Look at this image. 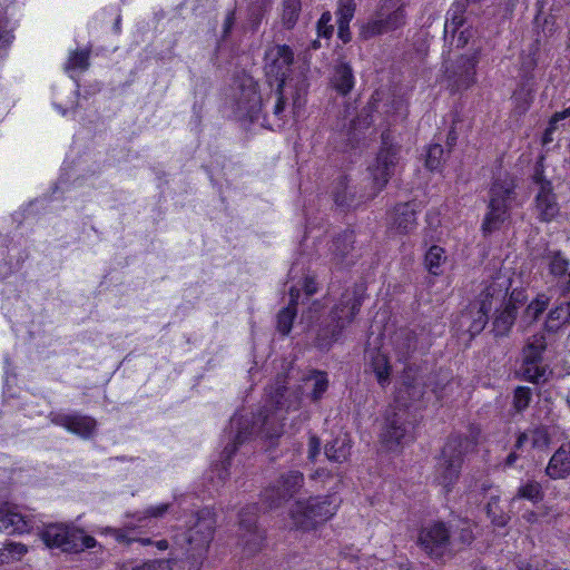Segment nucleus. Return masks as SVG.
<instances>
[{
	"label": "nucleus",
	"mask_w": 570,
	"mask_h": 570,
	"mask_svg": "<svg viewBox=\"0 0 570 570\" xmlns=\"http://www.w3.org/2000/svg\"><path fill=\"white\" fill-rule=\"evenodd\" d=\"M302 394L301 386L287 387V376L278 375L267 394V405L272 410L266 409L257 415L247 417L250 421V428L264 438H278L283 433L284 414L299 409Z\"/></svg>",
	"instance_id": "obj_1"
},
{
	"label": "nucleus",
	"mask_w": 570,
	"mask_h": 570,
	"mask_svg": "<svg viewBox=\"0 0 570 570\" xmlns=\"http://www.w3.org/2000/svg\"><path fill=\"white\" fill-rule=\"evenodd\" d=\"M341 502L342 500L335 494L297 500L289 510V519L295 529L309 531L330 520L336 513Z\"/></svg>",
	"instance_id": "obj_2"
},
{
	"label": "nucleus",
	"mask_w": 570,
	"mask_h": 570,
	"mask_svg": "<svg viewBox=\"0 0 570 570\" xmlns=\"http://www.w3.org/2000/svg\"><path fill=\"white\" fill-rule=\"evenodd\" d=\"M360 307L361 301L355 294L345 293L342 296L317 331L315 345L321 352H326L340 338L342 331L352 323Z\"/></svg>",
	"instance_id": "obj_3"
},
{
	"label": "nucleus",
	"mask_w": 570,
	"mask_h": 570,
	"mask_svg": "<svg viewBox=\"0 0 570 570\" xmlns=\"http://www.w3.org/2000/svg\"><path fill=\"white\" fill-rule=\"evenodd\" d=\"M405 8V0H382L367 21L361 23L360 38L368 40L403 28L407 20Z\"/></svg>",
	"instance_id": "obj_4"
},
{
	"label": "nucleus",
	"mask_w": 570,
	"mask_h": 570,
	"mask_svg": "<svg viewBox=\"0 0 570 570\" xmlns=\"http://www.w3.org/2000/svg\"><path fill=\"white\" fill-rule=\"evenodd\" d=\"M515 188V180L510 176L493 181L489 191L488 212L482 223L484 234L498 230L509 218L511 204L517 197Z\"/></svg>",
	"instance_id": "obj_5"
},
{
	"label": "nucleus",
	"mask_w": 570,
	"mask_h": 570,
	"mask_svg": "<svg viewBox=\"0 0 570 570\" xmlns=\"http://www.w3.org/2000/svg\"><path fill=\"white\" fill-rule=\"evenodd\" d=\"M509 281L497 278L492 281L482 293V301L478 308L464 311L459 316V327L470 336L479 334L488 323L489 313L492 311L493 301L501 303L508 295Z\"/></svg>",
	"instance_id": "obj_6"
},
{
	"label": "nucleus",
	"mask_w": 570,
	"mask_h": 570,
	"mask_svg": "<svg viewBox=\"0 0 570 570\" xmlns=\"http://www.w3.org/2000/svg\"><path fill=\"white\" fill-rule=\"evenodd\" d=\"M466 443L468 440L461 435L450 436L438 459L435 480L446 492L459 480Z\"/></svg>",
	"instance_id": "obj_7"
},
{
	"label": "nucleus",
	"mask_w": 570,
	"mask_h": 570,
	"mask_svg": "<svg viewBox=\"0 0 570 570\" xmlns=\"http://www.w3.org/2000/svg\"><path fill=\"white\" fill-rule=\"evenodd\" d=\"M401 160V145L395 141L392 132L385 130L381 135V147L375 164L371 167L374 185L377 191L382 190Z\"/></svg>",
	"instance_id": "obj_8"
},
{
	"label": "nucleus",
	"mask_w": 570,
	"mask_h": 570,
	"mask_svg": "<svg viewBox=\"0 0 570 570\" xmlns=\"http://www.w3.org/2000/svg\"><path fill=\"white\" fill-rule=\"evenodd\" d=\"M416 416L413 411L406 409L390 407L385 416V428L382 433V441L393 450L395 446L405 444L414 439L413 431Z\"/></svg>",
	"instance_id": "obj_9"
},
{
	"label": "nucleus",
	"mask_w": 570,
	"mask_h": 570,
	"mask_svg": "<svg viewBox=\"0 0 570 570\" xmlns=\"http://www.w3.org/2000/svg\"><path fill=\"white\" fill-rule=\"evenodd\" d=\"M215 527L216 517L214 511L204 508L190 517L181 540L193 550L207 552L214 538Z\"/></svg>",
	"instance_id": "obj_10"
},
{
	"label": "nucleus",
	"mask_w": 570,
	"mask_h": 570,
	"mask_svg": "<svg viewBox=\"0 0 570 570\" xmlns=\"http://www.w3.org/2000/svg\"><path fill=\"white\" fill-rule=\"evenodd\" d=\"M256 521V507H246L239 512L237 544L245 557L256 554L264 546L265 533L257 527Z\"/></svg>",
	"instance_id": "obj_11"
},
{
	"label": "nucleus",
	"mask_w": 570,
	"mask_h": 570,
	"mask_svg": "<svg viewBox=\"0 0 570 570\" xmlns=\"http://www.w3.org/2000/svg\"><path fill=\"white\" fill-rule=\"evenodd\" d=\"M451 529L442 521H436L421 529L419 544L432 558H441L451 550Z\"/></svg>",
	"instance_id": "obj_12"
},
{
	"label": "nucleus",
	"mask_w": 570,
	"mask_h": 570,
	"mask_svg": "<svg viewBox=\"0 0 570 570\" xmlns=\"http://www.w3.org/2000/svg\"><path fill=\"white\" fill-rule=\"evenodd\" d=\"M265 73L271 86L273 80L276 85L281 81L285 83L291 72V66L294 61V52L286 45H276L269 47L265 52Z\"/></svg>",
	"instance_id": "obj_13"
},
{
	"label": "nucleus",
	"mask_w": 570,
	"mask_h": 570,
	"mask_svg": "<svg viewBox=\"0 0 570 570\" xmlns=\"http://www.w3.org/2000/svg\"><path fill=\"white\" fill-rule=\"evenodd\" d=\"M205 551L186 549V556L178 558L174 551L168 552L166 558H154L145 560V570H200L206 558Z\"/></svg>",
	"instance_id": "obj_14"
},
{
	"label": "nucleus",
	"mask_w": 570,
	"mask_h": 570,
	"mask_svg": "<svg viewBox=\"0 0 570 570\" xmlns=\"http://www.w3.org/2000/svg\"><path fill=\"white\" fill-rule=\"evenodd\" d=\"M425 393L423 381L413 373L412 368L404 370L403 381L396 389L394 402L391 407L412 411L421 402Z\"/></svg>",
	"instance_id": "obj_15"
},
{
	"label": "nucleus",
	"mask_w": 570,
	"mask_h": 570,
	"mask_svg": "<svg viewBox=\"0 0 570 570\" xmlns=\"http://www.w3.org/2000/svg\"><path fill=\"white\" fill-rule=\"evenodd\" d=\"M479 52L472 56H461L445 69V76L454 90H464L475 82V67Z\"/></svg>",
	"instance_id": "obj_16"
},
{
	"label": "nucleus",
	"mask_w": 570,
	"mask_h": 570,
	"mask_svg": "<svg viewBox=\"0 0 570 570\" xmlns=\"http://www.w3.org/2000/svg\"><path fill=\"white\" fill-rule=\"evenodd\" d=\"M237 88L236 107L239 115L250 118L256 116L262 106L256 81L249 76H244L239 79Z\"/></svg>",
	"instance_id": "obj_17"
},
{
	"label": "nucleus",
	"mask_w": 570,
	"mask_h": 570,
	"mask_svg": "<svg viewBox=\"0 0 570 570\" xmlns=\"http://www.w3.org/2000/svg\"><path fill=\"white\" fill-rule=\"evenodd\" d=\"M354 232L344 230L337 234L330 246L332 263L337 267H345L354 264Z\"/></svg>",
	"instance_id": "obj_18"
},
{
	"label": "nucleus",
	"mask_w": 570,
	"mask_h": 570,
	"mask_svg": "<svg viewBox=\"0 0 570 570\" xmlns=\"http://www.w3.org/2000/svg\"><path fill=\"white\" fill-rule=\"evenodd\" d=\"M73 527L65 524H49L41 533L45 544L50 548H60L62 551L72 552L77 543L79 534L73 533Z\"/></svg>",
	"instance_id": "obj_19"
},
{
	"label": "nucleus",
	"mask_w": 570,
	"mask_h": 570,
	"mask_svg": "<svg viewBox=\"0 0 570 570\" xmlns=\"http://www.w3.org/2000/svg\"><path fill=\"white\" fill-rule=\"evenodd\" d=\"M534 212L538 219L544 223H549L558 216L560 207L552 183H543V187L538 189L534 198Z\"/></svg>",
	"instance_id": "obj_20"
},
{
	"label": "nucleus",
	"mask_w": 570,
	"mask_h": 570,
	"mask_svg": "<svg viewBox=\"0 0 570 570\" xmlns=\"http://www.w3.org/2000/svg\"><path fill=\"white\" fill-rule=\"evenodd\" d=\"M393 344L396 353L406 356L413 353H425L430 343L423 332L416 334L410 328H401L394 334Z\"/></svg>",
	"instance_id": "obj_21"
},
{
	"label": "nucleus",
	"mask_w": 570,
	"mask_h": 570,
	"mask_svg": "<svg viewBox=\"0 0 570 570\" xmlns=\"http://www.w3.org/2000/svg\"><path fill=\"white\" fill-rule=\"evenodd\" d=\"M390 227L397 234H409L416 227V212L412 203L396 205L390 214Z\"/></svg>",
	"instance_id": "obj_22"
},
{
	"label": "nucleus",
	"mask_w": 570,
	"mask_h": 570,
	"mask_svg": "<svg viewBox=\"0 0 570 570\" xmlns=\"http://www.w3.org/2000/svg\"><path fill=\"white\" fill-rule=\"evenodd\" d=\"M230 433L234 434L233 443L225 446L223 454L226 456L223 464L228 463L230 458L237 451L238 445L244 443L249 436L256 434L250 428V421L245 416H234L230 420Z\"/></svg>",
	"instance_id": "obj_23"
},
{
	"label": "nucleus",
	"mask_w": 570,
	"mask_h": 570,
	"mask_svg": "<svg viewBox=\"0 0 570 570\" xmlns=\"http://www.w3.org/2000/svg\"><path fill=\"white\" fill-rule=\"evenodd\" d=\"M30 529V520L23 517L16 508L4 504L0 508V531L9 533H23Z\"/></svg>",
	"instance_id": "obj_24"
},
{
	"label": "nucleus",
	"mask_w": 570,
	"mask_h": 570,
	"mask_svg": "<svg viewBox=\"0 0 570 570\" xmlns=\"http://www.w3.org/2000/svg\"><path fill=\"white\" fill-rule=\"evenodd\" d=\"M551 479H564L570 474V442L562 443L551 456L546 469Z\"/></svg>",
	"instance_id": "obj_25"
},
{
	"label": "nucleus",
	"mask_w": 570,
	"mask_h": 570,
	"mask_svg": "<svg viewBox=\"0 0 570 570\" xmlns=\"http://www.w3.org/2000/svg\"><path fill=\"white\" fill-rule=\"evenodd\" d=\"M53 422L85 439L90 438L96 430V421L85 415H59Z\"/></svg>",
	"instance_id": "obj_26"
},
{
	"label": "nucleus",
	"mask_w": 570,
	"mask_h": 570,
	"mask_svg": "<svg viewBox=\"0 0 570 570\" xmlns=\"http://www.w3.org/2000/svg\"><path fill=\"white\" fill-rule=\"evenodd\" d=\"M473 523L468 519H459L449 524L451 529V550L458 551L470 546L474 540Z\"/></svg>",
	"instance_id": "obj_27"
},
{
	"label": "nucleus",
	"mask_w": 570,
	"mask_h": 570,
	"mask_svg": "<svg viewBox=\"0 0 570 570\" xmlns=\"http://www.w3.org/2000/svg\"><path fill=\"white\" fill-rule=\"evenodd\" d=\"M331 83L338 94L343 96L350 94L355 83L352 67L343 60L337 61L333 69Z\"/></svg>",
	"instance_id": "obj_28"
},
{
	"label": "nucleus",
	"mask_w": 570,
	"mask_h": 570,
	"mask_svg": "<svg viewBox=\"0 0 570 570\" xmlns=\"http://www.w3.org/2000/svg\"><path fill=\"white\" fill-rule=\"evenodd\" d=\"M542 361L543 358H524L520 367L521 376L532 383L546 382L551 371Z\"/></svg>",
	"instance_id": "obj_29"
},
{
	"label": "nucleus",
	"mask_w": 570,
	"mask_h": 570,
	"mask_svg": "<svg viewBox=\"0 0 570 570\" xmlns=\"http://www.w3.org/2000/svg\"><path fill=\"white\" fill-rule=\"evenodd\" d=\"M291 302L288 306L282 308L277 314L276 327L277 331L286 335L291 332L293 321L296 316V304L299 297V289L292 287L289 289Z\"/></svg>",
	"instance_id": "obj_30"
},
{
	"label": "nucleus",
	"mask_w": 570,
	"mask_h": 570,
	"mask_svg": "<svg viewBox=\"0 0 570 570\" xmlns=\"http://www.w3.org/2000/svg\"><path fill=\"white\" fill-rule=\"evenodd\" d=\"M363 196L357 198V191L354 186L348 184L346 177L340 178L334 190V200L337 206L353 207L362 202Z\"/></svg>",
	"instance_id": "obj_31"
},
{
	"label": "nucleus",
	"mask_w": 570,
	"mask_h": 570,
	"mask_svg": "<svg viewBox=\"0 0 570 570\" xmlns=\"http://www.w3.org/2000/svg\"><path fill=\"white\" fill-rule=\"evenodd\" d=\"M304 484V475L299 471H288L282 474L277 481L283 498L289 500Z\"/></svg>",
	"instance_id": "obj_32"
},
{
	"label": "nucleus",
	"mask_w": 570,
	"mask_h": 570,
	"mask_svg": "<svg viewBox=\"0 0 570 570\" xmlns=\"http://www.w3.org/2000/svg\"><path fill=\"white\" fill-rule=\"evenodd\" d=\"M351 444L347 435L337 436L325 445V455L330 461L344 462L350 456Z\"/></svg>",
	"instance_id": "obj_33"
},
{
	"label": "nucleus",
	"mask_w": 570,
	"mask_h": 570,
	"mask_svg": "<svg viewBox=\"0 0 570 570\" xmlns=\"http://www.w3.org/2000/svg\"><path fill=\"white\" fill-rule=\"evenodd\" d=\"M466 11V2L458 1L454 2L446 13V21L444 26V35L445 37L449 33L454 36L456 31L464 24L465 18L464 13Z\"/></svg>",
	"instance_id": "obj_34"
},
{
	"label": "nucleus",
	"mask_w": 570,
	"mask_h": 570,
	"mask_svg": "<svg viewBox=\"0 0 570 570\" xmlns=\"http://www.w3.org/2000/svg\"><path fill=\"white\" fill-rule=\"evenodd\" d=\"M500 304L493 303V307L498 314L495 315V318L493 321V331L495 332V335H505L512 325L514 324L517 312L511 308V306L503 307L502 311H499Z\"/></svg>",
	"instance_id": "obj_35"
},
{
	"label": "nucleus",
	"mask_w": 570,
	"mask_h": 570,
	"mask_svg": "<svg viewBox=\"0 0 570 570\" xmlns=\"http://www.w3.org/2000/svg\"><path fill=\"white\" fill-rule=\"evenodd\" d=\"M301 8V0H283L281 21L284 28L291 30L295 27Z\"/></svg>",
	"instance_id": "obj_36"
},
{
	"label": "nucleus",
	"mask_w": 570,
	"mask_h": 570,
	"mask_svg": "<svg viewBox=\"0 0 570 570\" xmlns=\"http://www.w3.org/2000/svg\"><path fill=\"white\" fill-rule=\"evenodd\" d=\"M28 552V547L20 542L6 541L0 548V564L20 561Z\"/></svg>",
	"instance_id": "obj_37"
},
{
	"label": "nucleus",
	"mask_w": 570,
	"mask_h": 570,
	"mask_svg": "<svg viewBox=\"0 0 570 570\" xmlns=\"http://www.w3.org/2000/svg\"><path fill=\"white\" fill-rule=\"evenodd\" d=\"M564 324H570V316L564 303H560L548 313L546 328L550 332H556Z\"/></svg>",
	"instance_id": "obj_38"
},
{
	"label": "nucleus",
	"mask_w": 570,
	"mask_h": 570,
	"mask_svg": "<svg viewBox=\"0 0 570 570\" xmlns=\"http://www.w3.org/2000/svg\"><path fill=\"white\" fill-rule=\"evenodd\" d=\"M267 8L268 3L266 0L255 1L248 7L247 23L253 32L258 30Z\"/></svg>",
	"instance_id": "obj_39"
},
{
	"label": "nucleus",
	"mask_w": 570,
	"mask_h": 570,
	"mask_svg": "<svg viewBox=\"0 0 570 570\" xmlns=\"http://www.w3.org/2000/svg\"><path fill=\"white\" fill-rule=\"evenodd\" d=\"M548 343L544 333H537L529 336L523 346V356H540L547 351Z\"/></svg>",
	"instance_id": "obj_40"
},
{
	"label": "nucleus",
	"mask_w": 570,
	"mask_h": 570,
	"mask_svg": "<svg viewBox=\"0 0 570 570\" xmlns=\"http://www.w3.org/2000/svg\"><path fill=\"white\" fill-rule=\"evenodd\" d=\"M549 298L546 295H538L525 308L522 320L532 323L547 309Z\"/></svg>",
	"instance_id": "obj_41"
},
{
	"label": "nucleus",
	"mask_w": 570,
	"mask_h": 570,
	"mask_svg": "<svg viewBox=\"0 0 570 570\" xmlns=\"http://www.w3.org/2000/svg\"><path fill=\"white\" fill-rule=\"evenodd\" d=\"M445 261L444 249L433 245L425 254V265L430 273L438 275L441 264Z\"/></svg>",
	"instance_id": "obj_42"
},
{
	"label": "nucleus",
	"mask_w": 570,
	"mask_h": 570,
	"mask_svg": "<svg viewBox=\"0 0 570 570\" xmlns=\"http://www.w3.org/2000/svg\"><path fill=\"white\" fill-rule=\"evenodd\" d=\"M543 498L541 484L537 481H530L518 489L515 499H525L532 502H539Z\"/></svg>",
	"instance_id": "obj_43"
},
{
	"label": "nucleus",
	"mask_w": 570,
	"mask_h": 570,
	"mask_svg": "<svg viewBox=\"0 0 570 570\" xmlns=\"http://www.w3.org/2000/svg\"><path fill=\"white\" fill-rule=\"evenodd\" d=\"M371 366L377 382L384 386L390 383L391 368L389 358H372Z\"/></svg>",
	"instance_id": "obj_44"
},
{
	"label": "nucleus",
	"mask_w": 570,
	"mask_h": 570,
	"mask_svg": "<svg viewBox=\"0 0 570 570\" xmlns=\"http://www.w3.org/2000/svg\"><path fill=\"white\" fill-rule=\"evenodd\" d=\"M485 510H487L488 517L491 519V521L495 525H498V527L505 525V523L508 521V517L499 507V497L498 495H492L490 498V501L488 502Z\"/></svg>",
	"instance_id": "obj_45"
},
{
	"label": "nucleus",
	"mask_w": 570,
	"mask_h": 570,
	"mask_svg": "<svg viewBox=\"0 0 570 570\" xmlns=\"http://www.w3.org/2000/svg\"><path fill=\"white\" fill-rule=\"evenodd\" d=\"M307 382H313L312 400L318 401L324 392L327 390L328 381L326 374L323 372H313L306 377Z\"/></svg>",
	"instance_id": "obj_46"
},
{
	"label": "nucleus",
	"mask_w": 570,
	"mask_h": 570,
	"mask_svg": "<svg viewBox=\"0 0 570 570\" xmlns=\"http://www.w3.org/2000/svg\"><path fill=\"white\" fill-rule=\"evenodd\" d=\"M262 500L267 504L269 509L278 508L284 502L288 501L286 498H283L282 490L277 484L269 485L262 493Z\"/></svg>",
	"instance_id": "obj_47"
},
{
	"label": "nucleus",
	"mask_w": 570,
	"mask_h": 570,
	"mask_svg": "<svg viewBox=\"0 0 570 570\" xmlns=\"http://www.w3.org/2000/svg\"><path fill=\"white\" fill-rule=\"evenodd\" d=\"M444 161V149L441 145H431L426 151L425 166L430 170H436L441 168Z\"/></svg>",
	"instance_id": "obj_48"
},
{
	"label": "nucleus",
	"mask_w": 570,
	"mask_h": 570,
	"mask_svg": "<svg viewBox=\"0 0 570 570\" xmlns=\"http://www.w3.org/2000/svg\"><path fill=\"white\" fill-rule=\"evenodd\" d=\"M532 391L528 386H518L513 393V407L517 412H523L530 404Z\"/></svg>",
	"instance_id": "obj_49"
},
{
	"label": "nucleus",
	"mask_w": 570,
	"mask_h": 570,
	"mask_svg": "<svg viewBox=\"0 0 570 570\" xmlns=\"http://www.w3.org/2000/svg\"><path fill=\"white\" fill-rule=\"evenodd\" d=\"M156 551H159L160 553H166V557H168L169 551H174L168 540L166 539H151V538H145V557H151L156 556Z\"/></svg>",
	"instance_id": "obj_50"
},
{
	"label": "nucleus",
	"mask_w": 570,
	"mask_h": 570,
	"mask_svg": "<svg viewBox=\"0 0 570 570\" xmlns=\"http://www.w3.org/2000/svg\"><path fill=\"white\" fill-rule=\"evenodd\" d=\"M527 435L533 448H544L550 441L548 430L542 425L527 430Z\"/></svg>",
	"instance_id": "obj_51"
},
{
	"label": "nucleus",
	"mask_w": 570,
	"mask_h": 570,
	"mask_svg": "<svg viewBox=\"0 0 570 570\" xmlns=\"http://www.w3.org/2000/svg\"><path fill=\"white\" fill-rule=\"evenodd\" d=\"M89 50L73 51L66 65V70L81 69L86 70L89 67Z\"/></svg>",
	"instance_id": "obj_52"
},
{
	"label": "nucleus",
	"mask_w": 570,
	"mask_h": 570,
	"mask_svg": "<svg viewBox=\"0 0 570 570\" xmlns=\"http://www.w3.org/2000/svg\"><path fill=\"white\" fill-rule=\"evenodd\" d=\"M356 3L354 0H340L336 10L337 22L350 23L354 18Z\"/></svg>",
	"instance_id": "obj_53"
},
{
	"label": "nucleus",
	"mask_w": 570,
	"mask_h": 570,
	"mask_svg": "<svg viewBox=\"0 0 570 570\" xmlns=\"http://www.w3.org/2000/svg\"><path fill=\"white\" fill-rule=\"evenodd\" d=\"M284 87H285V83H283V81H281L276 85V89H275L276 101L274 105L273 114L278 119L283 118L285 107H286V98L284 96Z\"/></svg>",
	"instance_id": "obj_54"
},
{
	"label": "nucleus",
	"mask_w": 570,
	"mask_h": 570,
	"mask_svg": "<svg viewBox=\"0 0 570 570\" xmlns=\"http://www.w3.org/2000/svg\"><path fill=\"white\" fill-rule=\"evenodd\" d=\"M331 13L324 12L320 20L317 21V35L318 37H323L325 39H330L333 35V26L331 24Z\"/></svg>",
	"instance_id": "obj_55"
},
{
	"label": "nucleus",
	"mask_w": 570,
	"mask_h": 570,
	"mask_svg": "<svg viewBox=\"0 0 570 570\" xmlns=\"http://www.w3.org/2000/svg\"><path fill=\"white\" fill-rule=\"evenodd\" d=\"M568 265L569 263L566 258L560 254H554L550 261V272L556 276H562L567 273Z\"/></svg>",
	"instance_id": "obj_56"
},
{
	"label": "nucleus",
	"mask_w": 570,
	"mask_h": 570,
	"mask_svg": "<svg viewBox=\"0 0 570 570\" xmlns=\"http://www.w3.org/2000/svg\"><path fill=\"white\" fill-rule=\"evenodd\" d=\"M525 294L523 291H517L514 289L508 301L507 298L504 301H502L501 303H498L497 304H500V306L502 305H505V306H511V308H513L514 312H517V309L522 306L525 302ZM493 303H495V301H493Z\"/></svg>",
	"instance_id": "obj_57"
},
{
	"label": "nucleus",
	"mask_w": 570,
	"mask_h": 570,
	"mask_svg": "<svg viewBox=\"0 0 570 570\" xmlns=\"http://www.w3.org/2000/svg\"><path fill=\"white\" fill-rule=\"evenodd\" d=\"M73 533L79 534L80 538H77V541L73 542V543H77V546L75 547L72 552L82 551L83 549L92 548L96 546L95 538L85 534L83 531L75 528Z\"/></svg>",
	"instance_id": "obj_58"
},
{
	"label": "nucleus",
	"mask_w": 570,
	"mask_h": 570,
	"mask_svg": "<svg viewBox=\"0 0 570 570\" xmlns=\"http://www.w3.org/2000/svg\"><path fill=\"white\" fill-rule=\"evenodd\" d=\"M170 504L169 503H161L158 505H151L147 509H145V521L149 519H158L163 518L169 510Z\"/></svg>",
	"instance_id": "obj_59"
},
{
	"label": "nucleus",
	"mask_w": 570,
	"mask_h": 570,
	"mask_svg": "<svg viewBox=\"0 0 570 570\" xmlns=\"http://www.w3.org/2000/svg\"><path fill=\"white\" fill-rule=\"evenodd\" d=\"M235 22H236V10L233 9V10H229L225 16V19L223 22V29H222L223 39H227L230 36L232 30L235 26Z\"/></svg>",
	"instance_id": "obj_60"
},
{
	"label": "nucleus",
	"mask_w": 570,
	"mask_h": 570,
	"mask_svg": "<svg viewBox=\"0 0 570 570\" xmlns=\"http://www.w3.org/2000/svg\"><path fill=\"white\" fill-rule=\"evenodd\" d=\"M533 183L538 186V189L543 187V183H551V180L547 179L544 176V170L542 164L538 163L534 167L533 174Z\"/></svg>",
	"instance_id": "obj_61"
},
{
	"label": "nucleus",
	"mask_w": 570,
	"mask_h": 570,
	"mask_svg": "<svg viewBox=\"0 0 570 570\" xmlns=\"http://www.w3.org/2000/svg\"><path fill=\"white\" fill-rule=\"evenodd\" d=\"M321 452V441L317 436L312 435L308 440V459L315 460Z\"/></svg>",
	"instance_id": "obj_62"
},
{
	"label": "nucleus",
	"mask_w": 570,
	"mask_h": 570,
	"mask_svg": "<svg viewBox=\"0 0 570 570\" xmlns=\"http://www.w3.org/2000/svg\"><path fill=\"white\" fill-rule=\"evenodd\" d=\"M337 36L344 43L350 42L352 39L350 23L337 22Z\"/></svg>",
	"instance_id": "obj_63"
},
{
	"label": "nucleus",
	"mask_w": 570,
	"mask_h": 570,
	"mask_svg": "<svg viewBox=\"0 0 570 570\" xmlns=\"http://www.w3.org/2000/svg\"><path fill=\"white\" fill-rule=\"evenodd\" d=\"M570 117V106L562 111H557L552 116V124L564 122Z\"/></svg>",
	"instance_id": "obj_64"
}]
</instances>
